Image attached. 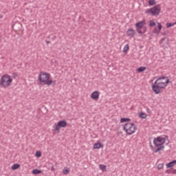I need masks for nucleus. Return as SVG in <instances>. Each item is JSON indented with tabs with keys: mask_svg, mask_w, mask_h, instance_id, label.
<instances>
[{
	"mask_svg": "<svg viewBox=\"0 0 176 176\" xmlns=\"http://www.w3.org/2000/svg\"><path fill=\"white\" fill-rule=\"evenodd\" d=\"M162 28L163 27L162 26V24L160 23H157V28H158L160 32L162 31Z\"/></svg>",
	"mask_w": 176,
	"mask_h": 176,
	"instance_id": "obj_30",
	"label": "nucleus"
},
{
	"mask_svg": "<svg viewBox=\"0 0 176 176\" xmlns=\"http://www.w3.org/2000/svg\"><path fill=\"white\" fill-rule=\"evenodd\" d=\"M32 173L34 175H38V174H42V170L39 169H34Z\"/></svg>",
	"mask_w": 176,
	"mask_h": 176,
	"instance_id": "obj_14",
	"label": "nucleus"
},
{
	"mask_svg": "<svg viewBox=\"0 0 176 176\" xmlns=\"http://www.w3.org/2000/svg\"><path fill=\"white\" fill-rule=\"evenodd\" d=\"M51 76H52L49 73L41 72L38 75V80L41 83H45V82H47V80L50 79Z\"/></svg>",
	"mask_w": 176,
	"mask_h": 176,
	"instance_id": "obj_5",
	"label": "nucleus"
},
{
	"mask_svg": "<svg viewBox=\"0 0 176 176\" xmlns=\"http://www.w3.org/2000/svg\"><path fill=\"white\" fill-rule=\"evenodd\" d=\"M126 35L127 36H131V38H134V35H135V30L133 28H129L126 31Z\"/></svg>",
	"mask_w": 176,
	"mask_h": 176,
	"instance_id": "obj_9",
	"label": "nucleus"
},
{
	"mask_svg": "<svg viewBox=\"0 0 176 176\" xmlns=\"http://www.w3.org/2000/svg\"><path fill=\"white\" fill-rule=\"evenodd\" d=\"M158 82H163L162 81L158 80Z\"/></svg>",
	"mask_w": 176,
	"mask_h": 176,
	"instance_id": "obj_38",
	"label": "nucleus"
},
{
	"mask_svg": "<svg viewBox=\"0 0 176 176\" xmlns=\"http://www.w3.org/2000/svg\"><path fill=\"white\" fill-rule=\"evenodd\" d=\"M166 144V138L158 136L153 140V144L155 146H162Z\"/></svg>",
	"mask_w": 176,
	"mask_h": 176,
	"instance_id": "obj_8",
	"label": "nucleus"
},
{
	"mask_svg": "<svg viewBox=\"0 0 176 176\" xmlns=\"http://www.w3.org/2000/svg\"><path fill=\"white\" fill-rule=\"evenodd\" d=\"M12 170H18V168H20V164H14L12 167Z\"/></svg>",
	"mask_w": 176,
	"mask_h": 176,
	"instance_id": "obj_17",
	"label": "nucleus"
},
{
	"mask_svg": "<svg viewBox=\"0 0 176 176\" xmlns=\"http://www.w3.org/2000/svg\"><path fill=\"white\" fill-rule=\"evenodd\" d=\"M161 41H164V38H162Z\"/></svg>",
	"mask_w": 176,
	"mask_h": 176,
	"instance_id": "obj_37",
	"label": "nucleus"
},
{
	"mask_svg": "<svg viewBox=\"0 0 176 176\" xmlns=\"http://www.w3.org/2000/svg\"><path fill=\"white\" fill-rule=\"evenodd\" d=\"M99 97H100V92L98 91H94L91 94V98H92V100H98Z\"/></svg>",
	"mask_w": 176,
	"mask_h": 176,
	"instance_id": "obj_10",
	"label": "nucleus"
},
{
	"mask_svg": "<svg viewBox=\"0 0 176 176\" xmlns=\"http://www.w3.org/2000/svg\"><path fill=\"white\" fill-rule=\"evenodd\" d=\"M176 164V160L170 162L169 163L166 164V168H170V167H174Z\"/></svg>",
	"mask_w": 176,
	"mask_h": 176,
	"instance_id": "obj_11",
	"label": "nucleus"
},
{
	"mask_svg": "<svg viewBox=\"0 0 176 176\" xmlns=\"http://www.w3.org/2000/svg\"><path fill=\"white\" fill-rule=\"evenodd\" d=\"M139 118H141V119H146V113L144 112L139 113Z\"/></svg>",
	"mask_w": 176,
	"mask_h": 176,
	"instance_id": "obj_16",
	"label": "nucleus"
},
{
	"mask_svg": "<svg viewBox=\"0 0 176 176\" xmlns=\"http://www.w3.org/2000/svg\"><path fill=\"white\" fill-rule=\"evenodd\" d=\"M148 25L149 27H155L156 26V22H155L153 20H151L149 21Z\"/></svg>",
	"mask_w": 176,
	"mask_h": 176,
	"instance_id": "obj_21",
	"label": "nucleus"
},
{
	"mask_svg": "<svg viewBox=\"0 0 176 176\" xmlns=\"http://www.w3.org/2000/svg\"><path fill=\"white\" fill-rule=\"evenodd\" d=\"M162 35H167V33H166V32L162 33Z\"/></svg>",
	"mask_w": 176,
	"mask_h": 176,
	"instance_id": "obj_35",
	"label": "nucleus"
},
{
	"mask_svg": "<svg viewBox=\"0 0 176 176\" xmlns=\"http://www.w3.org/2000/svg\"><path fill=\"white\" fill-rule=\"evenodd\" d=\"M164 166V164H159L157 165L158 170H162V168H163Z\"/></svg>",
	"mask_w": 176,
	"mask_h": 176,
	"instance_id": "obj_29",
	"label": "nucleus"
},
{
	"mask_svg": "<svg viewBox=\"0 0 176 176\" xmlns=\"http://www.w3.org/2000/svg\"><path fill=\"white\" fill-rule=\"evenodd\" d=\"M2 17H3V16H2V15H0V19H2Z\"/></svg>",
	"mask_w": 176,
	"mask_h": 176,
	"instance_id": "obj_36",
	"label": "nucleus"
},
{
	"mask_svg": "<svg viewBox=\"0 0 176 176\" xmlns=\"http://www.w3.org/2000/svg\"><path fill=\"white\" fill-rule=\"evenodd\" d=\"M100 148H104L102 143H95L94 145V149H100Z\"/></svg>",
	"mask_w": 176,
	"mask_h": 176,
	"instance_id": "obj_13",
	"label": "nucleus"
},
{
	"mask_svg": "<svg viewBox=\"0 0 176 176\" xmlns=\"http://www.w3.org/2000/svg\"><path fill=\"white\" fill-rule=\"evenodd\" d=\"M168 83H170V79L167 77H159L152 85V90L155 94H160V89H165Z\"/></svg>",
	"mask_w": 176,
	"mask_h": 176,
	"instance_id": "obj_1",
	"label": "nucleus"
},
{
	"mask_svg": "<svg viewBox=\"0 0 176 176\" xmlns=\"http://www.w3.org/2000/svg\"><path fill=\"white\" fill-rule=\"evenodd\" d=\"M13 82V79L10 77V76L8 74H4L1 76L0 79V87H3L6 89V87H9L10 85Z\"/></svg>",
	"mask_w": 176,
	"mask_h": 176,
	"instance_id": "obj_2",
	"label": "nucleus"
},
{
	"mask_svg": "<svg viewBox=\"0 0 176 176\" xmlns=\"http://www.w3.org/2000/svg\"><path fill=\"white\" fill-rule=\"evenodd\" d=\"M145 69H146V67L142 66L137 69V72H144V71H145Z\"/></svg>",
	"mask_w": 176,
	"mask_h": 176,
	"instance_id": "obj_19",
	"label": "nucleus"
},
{
	"mask_svg": "<svg viewBox=\"0 0 176 176\" xmlns=\"http://www.w3.org/2000/svg\"><path fill=\"white\" fill-rule=\"evenodd\" d=\"M63 174H65V175H67V174H68L69 173V170H68L67 168H64L63 170Z\"/></svg>",
	"mask_w": 176,
	"mask_h": 176,
	"instance_id": "obj_26",
	"label": "nucleus"
},
{
	"mask_svg": "<svg viewBox=\"0 0 176 176\" xmlns=\"http://www.w3.org/2000/svg\"><path fill=\"white\" fill-rule=\"evenodd\" d=\"M164 149V146H159L155 151V153H157V152H160V151H163Z\"/></svg>",
	"mask_w": 176,
	"mask_h": 176,
	"instance_id": "obj_15",
	"label": "nucleus"
},
{
	"mask_svg": "<svg viewBox=\"0 0 176 176\" xmlns=\"http://www.w3.org/2000/svg\"><path fill=\"white\" fill-rule=\"evenodd\" d=\"M51 170H52V171H54V170H55L54 166H52Z\"/></svg>",
	"mask_w": 176,
	"mask_h": 176,
	"instance_id": "obj_34",
	"label": "nucleus"
},
{
	"mask_svg": "<svg viewBox=\"0 0 176 176\" xmlns=\"http://www.w3.org/2000/svg\"><path fill=\"white\" fill-rule=\"evenodd\" d=\"M55 85L56 84V80H47L44 82V85H46V86H51V85Z\"/></svg>",
	"mask_w": 176,
	"mask_h": 176,
	"instance_id": "obj_12",
	"label": "nucleus"
},
{
	"mask_svg": "<svg viewBox=\"0 0 176 176\" xmlns=\"http://www.w3.org/2000/svg\"><path fill=\"white\" fill-rule=\"evenodd\" d=\"M146 24V21H140L135 23L136 31L138 34H145L146 32V27L144 25Z\"/></svg>",
	"mask_w": 176,
	"mask_h": 176,
	"instance_id": "obj_4",
	"label": "nucleus"
},
{
	"mask_svg": "<svg viewBox=\"0 0 176 176\" xmlns=\"http://www.w3.org/2000/svg\"><path fill=\"white\" fill-rule=\"evenodd\" d=\"M171 174H176V170L174 169V170L171 172Z\"/></svg>",
	"mask_w": 176,
	"mask_h": 176,
	"instance_id": "obj_32",
	"label": "nucleus"
},
{
	"mask_svg": "<svg viewBox=\"0 0 176 176\" xmlns=\"http://www.w3.org/2000/svg\"><path fill=\"white\" fill-rule=\"evenodd\" d=\"M68 125V122H67L66 120H60L58 122V123H55V129H54V131H60V129L63 128L64 129L65 127H67Z\"/></svg>",
	"mask_w": 176,
	"mask_h": 176,
	"instance_id": "obj_6",
	"label": "nucleus"
},
{
	"mask_svg": "<svg viewBox=\"0 0 176 176\" xmlns=\"http://www.w3.org/2000/svg\"><path fill=\"white\" fill-rule=\"evenodd\" d=\"M149 6H153V5H156V1L155 0H149L148 1Z\"/></svg>",
	"mask_w": 176,
	"mask_h": 176,
	"instance_id": "obj_22",
	"label": "nucleus"
},
{
	"mask_svg": "<svg viewBox=\"0 0 176 176\" xmlns=\"http://www.w3.org/2000/svg\"><path fill=\"white\" fill-rule=\"evenodd\" d=\"M145 13H146V14L150 13L151 16H159L160 13V8L155 6L151 8L147 9Z\"/></svg>",
	"mask_w": 176,
	"mask_h": 176,
	"instance_id": "obj_7",
	"label": "nucleus"
},
{
	"mask_svg": "<svg viewBox=\"0 0 176 176\" xmlns=\"http://www.w3.org/2000/svg\"><path fill=\"white\" fill-rule=\"evenodd\" d=\"M129 49V44H126L123 49L124 53H126Z\"/></svg>",
	"mask_w": 176,
	"mask_h": 176,
	"instance_id": "obj_25",
	"label": "nucleus"
},
{
	"mask_svg": "<svg viewBox=\"0 0 176 176\" xmlns=\"http://www.w3.org/2000/svg\"><path fill=\"white\" fill-rule=\"evenodd\" d=\"M99 168H100V170H102V171H107V166H105L104 164L99 165Z\"/></svg>",
	"mask_w": 176,
	"mask_h": 176,
	"instance_id": "obj_20",
	"label": "nucleus"
},
{
	"mask_svg": "<svg viewBox=\"0 0 176 176\" xmlns=\"http://www.w3.org/2000/svg\"><path fill=\"white\" fill-rule=\"evenodd\" d=\"M175 25V23H166V28H170V27H173Z\"/></svg>",
	"mask_w": 176,
	"mask_h": 176,
	"instance_id": "obj_24",
	"label": "nucleus"
},
{
	"mask_svg": "<svg viewBox=\"0 0 176 176\" xmlns=\"http://www.w3.org/2000/svg\"><path fill=\"white\" fill-rule=\"evenodd\" d=\"M166 174H171L172 171L170 170H166Z\"/></svg>",
	"mask_w": 176,
	"mask_h": 176,
	"instance_id": "obj_31",
	"label": "nucleus"
},
{
	"mask_svg": "<svg viewBox=\"0 0 176 176\" xmlns=\"http://www.w3.org/2000/svg\"><path fill=\"white\" fill-rule=\"evenodd\" d=\"M160 32L159 30H157V28H155L153 29V34H159Z\"/></svg>",
	"mask_w": 176,
	"mask_h": 176,
	"instance_id": "obj_28",
	"label": "nucleus"
},
{
	"mask_svg": "<svg viewBox=\"0 0 176 176\" xmlns=\"http://www.w3.org/2000/svg\"><path fill=\"white\" fill-rule=\"evenodd\" d=\"M123 130L126 133V134H128V135H131V134H134L135 133L137 126H135V124L133 122H126L123 126Z\"/></svg>",
	"mask_w": 176,
	"mask_h": 176,
	"instance_id": "obj_3",
	"label": "nucleus"
},
{
	"mask_svg": "<svg viewBox=\"0 0 176 176\" xmlns=\"http://www.w3.org/2000/svg\"><path fill=\"white\" fill-rule=\"evenodd\" d=\"M47 38L51 39L52 41H56V36L53 34H51V35L48 36Z\"/></svg>",
	"mask_w": 176,
	"mask_h": 176,
	"instance_id": "obj_23",
	"label": "nucleus"
},
{
	"mask_svg": "<svg viewBox=\"0 0 176 176\" xmlns=\"http://www.w3.org/2000/svg\"><path fill=\"white\" fill-rule=\"evenodd\" d=\"M176 24V21L175 22V25Z\"/></svg>",
	"mask_w": 176,
	"mask_h": 176,
	"instance_id": "obj_39",
	"label": "nucleus"
},
{
	"mask_svg": "<svg viewBox=\"0 0 176 176\" xmlns=\"http://www.w3.org/2000/svg\"><path fill=\"white\" fill-rule=\"evenodd\" d=\"M36 157H41V156H42V153H41V151H36Z\"/></svg>",
	"mask_w": 176,
	"mask_h": 176,
	"instance_id": "obj_27",
	"label": "nucleus"
},
{
	"mask_svg": "<svg viewBox=\"0 0 176 176\" xmlns=\"http://www.w3.org/2000/svg\"><path fill=\"white\" fill-rule=\"evenodd\" d=\"M130 118H122L120 119V122L121 123H126V122H130Z\"/></svg>",
	"mask_w": 176,
	"mask_h": 176,
	"instance_id": "obj_18",
	"label": "nucleus"
},
{
	"mask_svg": "<svg viewBox=\"0 0 176 176\" xmlns=\"http://www.w3.org/2000/svg\"><path fill=\"white\" fill-rule=\"evenodd\" d=\"M45 43H46L47 45H49V43H50V41H47V40H45Z\"/></svg>",
	"mask_w": 176,
	"mask_h": 176,
	"instance_id": "obj_33",
	"label": "nucleus"
}]
</instances>
